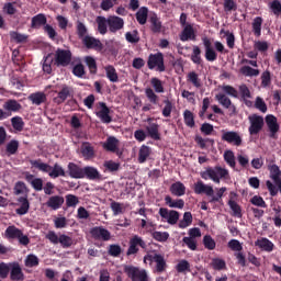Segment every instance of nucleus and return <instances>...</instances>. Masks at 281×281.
I'll list each match as a JSON object with an SVG mask.
<instances>
[{"mask_svg": "<svg viewBox=\"0 0 281 281\" xmlns=\"http://www.w3.org/2000/svg\"><path fill=\"white\" fill-rule=\"evenodd\" d=\"M90 234L94 240H111V232L102 226H95L91 228Z\"/></svg>", "mask_w": 281, "mask_h": 281, "instance_id": "14", "label": "nucleus"}, {"mask_svg": "<svg viewBox=\"0 0 281 281\" xmlns=\"http://www.w3.org/2000/svg\"><path fill=\"white\" fill-rule=\"evenodd\" d=\"M147 67L148 69H156L160 74L166 71V64L164 63V53L158 52L156 54H149L147 59Z\"/></svg>", "mask_w": 281, "mask_h": 281, "instance_id": "6", "label": "nucleus"}, {"mask_svg": "<svg viewBox=\"0 0 281 281\" xmlns=\"http://www.w3.org/2000/svg\"><path fill=\"white\" fill-rule=\"evenodd\" d=\"M165 203L168 207H173L177 210H183L186 207V201L183 199L172 200L170 195L165 196Z\"/></svg>", "mask_w": 281, "mask_h": 281, "instance_id": "36", "label": "nucleus"}, {"mask_svg": "<svg viewBox=\"0 0 281 281\" xmlns=\"http://www.w3.org/2000/svg\"><path fill=\"white\" fill-rule=\"evenodd\" d=\"M150 147L142 145L138 151V164H146V160L150 157Z\"/></svg>", "mask_w": 281, "mask_h": 281, "instance_id": "41", "label": "nucleus"}, {"mask_svg": "<svg viewBox=\"0 0 281 281\" xmlns=\"http://www.w3.org/2000/svg\"><path fill=\"white\" fill-rule=\"evenodd\" d=\"M240 74H243V76L254 78V77L260 76V70L256 68H251L250 66H243L240 68Z\"/></svg>", "mask_w": 281, "mask_h": 281, "instance_id": "45", "label": "nucleus"}, {"mask_svg": "<svg viewBox=\"0 0 281 281\" xmlns=\"http://www.w3.org/2000/svg\"><path fill=\"white\" fill-rule=\"evenodd\" d=\"M82 44L85 45V47H87V49H102V42L89 35L82 38Z\"/></svg>", "mask_w": 281, "mask_h": 281, "instance_id": "29", "label": "nucleus"}, {"mask_svg": "<svg viewBox=\"0 0 281 281\" xmlns=\"http://www.w3.org/2000/svg\"><path fill=\"white\" fill-rule=\"evenodd\" d=\"M154 240H157V243H166V240H168V238H170V234L168 232H159V231H155L151 234Z\"/></svg>", "mask_w": 281, "mask_h": 281, "instance_id": "52", "label": "nucleus"}, {"mask_svg": "<svg viewBox=\"0 0 281 281\" xmlns=\"http://www.w3.org/2000/svg\"><path fill=\"white\" fill-rule=\"evenodd\" d=\"M222 142L239 147L243 146V136L238 132L222 130Z\"/></svg>", "mask_w": 281, "mask_h": 281, "instance_id": "8", "label": "nucleus"}, {"mask_svg": "<svg viewBox=\"0 0 281 281\" xmlns=\"http://www.w3.org/2000/svg\"><path fill=\"white\" fill-rule=\"evenodd\" d=\"M149 23L151 34H161V32H164V23H161V19H159L157 13H151L149 15Z\"/></svg>", "mask_w": 281, "mask_h": 281, "instance_id": "16", "label": "nucleus"}, {"mask_svg": "<svg viewBox=\"0 0 281 281\" xmlns=\"http://www.w3.org/2000/svg\"><path fill=\"white\" fill-rule=\"evenodd\" d=\"M150 85L155 90V93H164L165 89H164V82L161 81V79L154 77L150 80Z\"/></svg>", "mask_w": 281, "mask_h": 281, "instance_id": "49", "label": "nucleus"}, {"mask_svg": "<svg viewBox=\"0 0 281 281\" xmlns=\"http://www.w3.org/2000/svg\"><path fill=\"white\" fill-rule=\"evenodd\" d=\"M191 60L194 65H203V58L201 57V47L193 46Z\"/></svg>", "mask_w": 281, "mask_h": 281, "instance_id": "42", "label": "nucleus"}, {"mask_svg": "<svg viewBox=\"0 0 281 281\" xmlns=\"http://www.w3.org/2000/svg\"><path fill=\"white\" fill-rule=\"evenodd\" d=\"M99 106L101 110L97 112V117H99L103 124H111V122H113L111 109H109L104 102H99Z\"/></svg>", "mask_w": 281, "mask_h": 281, "instance_id": "15", "label": "nucleus"}, {"mask_svg": "<svg viewBox=\"0 0 281 281\" xmlns=\"http://www.w3.org/2000/svg\"><path fill=\"white\" fill-rule=\"evenodd\" d=\"M81 155L86 160L93 159L95 157V149L91 146V143H83L81 145Z\"/></svg>", "mask_w": 281, "mask_h": 281, "instance_id": "33", "label": "nucleus"}, {"mask_svg": "<svg viewBox=\"0 0 281 281\" xmlns=\"http://www.w3.org/2000/svg\"><path fill=\"white\" fill-rule=\"evenodd\" d=\"M10 280L12 281H24L25 274L23 273V270L21 269V266L19 263H13L11 271H10Z\"/></svg>", "mask_w": 281, "mask_h": 281, "instance_id": "30", "label": "nucleus"}, {"mask_svg": "<svg viewBox=\"0 0 281 281\" xmlns=\"http://www.w3.org/2000/svg\"><path fill=\"white\" fill-rule=\"evenodd\" d=\"M248 120L250 122V126L248 128L249 135H258V133H260L265 126V117L258 114H252L248 117Z\"/></svg>", "mask_w": 281, "mask_h": 281, "instance_id": "9", "label": "nucleus"}, {"mask_svg": "<svg viewBox=\"0 0 281 281\" xmlns=\"http://www.w3.org/2000/svg\"><path fill=\"white\" fill-rule=\"evenodd\" d=\"M55 66V58L52 53L44 56L43 63H42V69L44 74H52L53 69L52 66Z\"/></svg>", "mask_w": 281, "mask_h": 281, "instance_id": "34", "label": "nucleus"}, {"mask_svg": "<svg viewBox=\"0 0 281 281\" xmlns=\"http://www.w3.org/2000/svg\"><path fill=\"white\" fill-rule=\"evenodd\" d=\"M270 10L273 12L276 16H280L281 14V2L280 0H273L270 2Z\"/></svg>", "mask_w": 281, "mask_h": 281, "instance_id": "64", "label": "nucleus"}, {"mask_svg": "<svg viewBox=\"0 0 281 281\" xmlns=\"http://www.w3.org/2000/svg\"><path fill=\"white\" fill-rule=\"evenodd\" d=\"M192 225V213L184 212L183 218L179 222L178 226L180 229H186V227H190Z\"/></svg>", "mask_w": 281, "mask_h": 281, "instance_id": "46", "label": "nucleus"}, {"mask_svg": "<svg viewBox=\"0 0 281 281\" xmlns=\"http://www.w3.org/2000/svg\"><path fill=\"white\" fill-rule=\"evenodd\" d=\"M252 32L255 36L259 37L262 34V18L257 16L252 21Z\"/></svg>", "mask_w": 281, "mask_h": 281, "instance_id": "43", "label": "nucleus"}, {"mask_svg": "<svg viewBox=\"0 0 281 281\" xmlns=\"http://www.w3.org/2000/svg\"><path fill=\"white\" fill-rule=\"evenodd\" d=\"M108 27L109 32L116 34V32H120V30H124V19L117 15L108 16Z\"/></svg>", "mask_w": 281, "mask_h": 281, "instance_id": "13", "label": "nucleus"}, {"mask_svg": "<svg viewBox=\"0 0 281 281\" xmlns=\"http://www.w3.org/2000/svg\"><path fill=\"white\" fill-rule=\"evenodd\" d=\"M30 165L32 168H35L36 170H40V172H45L50 177V179H58V177H67V172H65V169L56 162L53 167L43 162L41 158L35 160H30Z\"/></svg>", "mask_w": 281, "mask_h": 281, "instance_id": "1", "label": "nucleus"}, {"mask_svg": "<svg viewBox=\"0 0 281 281\" xmlns=\"http://www.w3.org/2000/svg\"><path fill=\"white\" fill-rule=\"evenodd\" d=\"M102 146L104 150H108V153H117V150H120V139H117L115 136H110Z\"/></svg>", "mask_w": 281, "mask_h": 281, "instance_id": "23", "label": "nucleus"}, {"mask_svg": "<svg viewBox=\"0 0 281 281\" xmlns=\"http://www.w3.org/2000/svg\"><path fill=\"white\" fill-rule=\"evenodd\" d=\"M85 63L89 68L90 74H98V63L95 61V58L87 56Z\"/></svg>", "mask_w": 281, "mask_h": 281, "instance_id": "47", "label": "nucleus"}, {"mask_svg": "<svg viewBox=\"0 0 281 281\" xmlns=\"http://www.w3.org/2000/svg\"><path fill=\"white\" fill-rule=\"evenodd\" d=\"M18 203H20V207L15 210V214L25 216L30 212V200H27V195L18 198Z\"/></svg>", "mask_w": 281, "mask_h": 281, "instance_id": "28", "label": "nucleus"}, {"mask_svg": "<svg viewBox=\"0 0 281 281\" xmlns=\"http://www.w3.org/2000/svg\"><path fill=\"white\" fill-rule=\"evenodd\" d=\"M7 153L8 155H16L19 153V140L12 139L7 144Z\"/></svg>", "mask_w": 281, "mask_h": 281, "instance_id": "59", "label": "nucleus"}, {"mask_svg": "<svg viewBox=\"0 0 281 281\" xmlns=\"http://www.w3.org/2000/svg\"><path fill=\"white\" fill-rule=\"evenodd\" d=\"M65 204V198L63 195H52L48 198L46 201V206L49 207L50 210H60L63 205Z\"/></svg>", "mask_w": 281, "mask_h": 281, "instance_id": "21", "label": "nucleus"}, {"mask_svg": "<svg viewBox=\"0 0 281 281\" xmlns=\"http://www.w3.org/2000/svg\"><path fill=\"white\" fill-rule=\"evenodd\" d=\"M266 124L270 131V137L276 139V134L280 131V124H278V117L273 114H269L266 116Z\"/></svg>", "mask_w": 281, "mask_h": 281, "instance_id": "19", "label": "nucleus"}, {"mask_svg": "<svg viewBox=\"0 0 281 281\" xmlns=\"http://www.w3.org/2000/svg\"><path fill=\"white\" fill-rule=\"evenodd\" d=\"M256 247H259V249H262V251L271 252L273 251L274 245L269 240L267 237H262L260 239H257L255 243Z\"/></svg>", "mask_w": 281, "mask_h": 281, "instance_id": "37", "label": "nucleus"}, {"mask_svg": "<svg viewBox=\"0 0 281 281\" xmlns=\"http://www.w3.org/2000/svg\"><path fill=\"white\" fill-rule=\"evenodd\" d=\"M169 192H171L173 196H184L186 184H183L181 181L173 182L169 188Z\"/></svg>", "mask_w": 281, "mask_h": 281, "instance_id": "32", "label": "nucleus"}, {"mask_svg": "<svg viewBox=\"0 0 281 281\" xmlns=\"http://www.w3.org/2000/svg\"><path fill=\"white\" fill-rule=\"evenodd\" d=\"M145 95L151 104L159 103V95H157V93H155V90H153V88H146Z\"/></svg>", "mask_w": 281, "mask_h": 281, "instance_id": "50", "label": "nucleus"}, {"mask_svg": "<svg viewBox=\"0 0 281 281\" xmlns=\"http://www.w3.org/2000/svg\"><path fill=\"white\" fill-rule=\"evenodd\" d=\"M103 168H105V172H117L120 170V164L113 160H105Z\"/></svg>", "mask_w": 281, "mask_h": 281, "instance_id": "53", "label": "nucleus"}, {"mask_svg": "<svg viewBox=\"0 0 281 281\" xmlns=\"http://www.w3.org/2000/svg\"><path fill=\"white\" fill-rule=\"evenodd\" d=\"M4 238L8 240H18L19 245H22L23 247H27V245H30V237L23 234V231L14 225L7 227L4 231Z\"/></svg>", "mask_w": 281, "mask_h": 281, "instance_id": "3", "label": "nucleus"}, {"mask_svg": "<svg viewBox=\"0 0 281 281\" xmlns=\"http://www.w3.org/2000/svg\"><path fill=\"white\" fill-rule=\"evenodd\" d=\"M11 125L13 126L14 131H19V133H21L25 126V122H23V117L14 116L11 119Z\"/></svg>", "mask_w": 281, "mask_h": 281, "instance_id": "54", "label": "nucleus"}, {"mask_svg": "<svg viewBox=\"0 0 281 281\" xmlns=\"http://www.w3.org/2000/svg\"><path fill=\"white\" fill-rule=\"evenodd\" d=\"M27 100L35 104V106H41V104H45L47 102V94L42 91L33 92L27 97Z\"/></svg>", "mask_w": 281, "mask_h": 281, "instance_id": "25", "label": "nucleus"}, {"mask_svg": "<svg viewBox=\"0 0 281 281\" xmlns=\"http://www.w3.org/2000/svg\"><path fill=\"white\" fill-rule=\"evenodd\" d=\"M105 76L110 82H119L120 76L117 75V70L112 65L105 66Z\"/></svg>", "mask_w": 281, "mask_h": 281, "instance_id": "40", "label": "nucleus"}, {"mask_svg": "<svg viewBox=\"0 0 281 281\" xmlns=\"http://www.w3.org/2000/svg\"><path fill=\"white\" fill-rule=\"evenodd\" d=\"M180 41H182V43L188 41H196V33L194 32V26H192V24H187L183 26V30L180 33Z\"/></svg>", "mask_w": 281, "mask_h": 281, "instance_id": "20", "label": "nucleus"}, {"mask_svg": "<svg viewBox=\"0 0 281 281\" xmlns=\"http://www.w3.org/2000/svg\"><path fill=\"white\" fill-rule=\"evenodd\" d=\"M183 117L186 126H189V128H194V114L190 110H186L183 112Z\"/></svg>", "mask_w": 281, "mask_h": 281, "instance_id": "51", "label": "nucleus"}, {"mask_svg": "<svg viewBox=\"0 0 281 281\" xmlns=\"http://www.w3.org/2000/svg\"><path fill=\"white\" fill-rule=\"evenodd\" d=\"M83 179H88L89 181H100L102 179V173L98 170V168L93 166L83 167Z\"/></svg>", "mask_w": 281, "mask_h": 281, "instance_id": "18", "label": "nucleus"}, {"mask_svg": "<svg viewBox=\"0 0 281 281\" xmlns=\"http://www.w3.org/2000/svg\"><path fill=\"white\" fill-rule=\"evenodd\" d=\"M202 43H203V46L205 49V54H204L205 59L209 63H214V60H216V58H218V54L212 46V40H210L209 37H203Z\"/></svg>", "mask_w": 281, "mask_h": 281, "instance_id": "12", "label": "nucleus"}, {"mask_svg": "<svg viewBox=\"0 0 281 281\" xmlns=\"http://www.w3.org/2000/svg\"><path fill=\"white\" fill-rule=\"evenodd\" d=\"M136 21L139 25H146L148 22V9L147 7H140L136 12Z\"/></svg>", "mask_w": 281, "mask_h": 281, "instance_id": "39", "label": "nucleus"}, {"mask_svg": "<svg viewBox=\"0 0 281 281\" xmlns=\"http://www.w3.org/2000/svg\"><path fill=\"white\" fill-rule=\"evenodd\" d=\"M71 50L57 48L54 58L55 67H69L71 65Z\"/></svg>", "mask_w": 281, "mask_h": 281, "instance_id": "7", "label": "nucleus"}, {"mask_svg": "<svg viewBox=\"0 0 281 281\" xmlns=\"http://www.w3.org/2000/svg\"><path fill=\"white\" fill-rule=\"evenodd\" d=\"M85 168L76 165V162L68 164V175L71 179H85Z\"/></svg>", "mask_w": 281, "mask_h": 281, "instance_id": "22", "label": "nucleus"}, {"mask_svg": "<svg viewBox=\"0 0 281 281\" xmlns=\"http://www.w3.org/2000/svg\"><path fill=\"white\" fill-rule=\"evenodd\" d=\"M164 104L162 116L170 117V115H172V101H170V99H166L164 100Z\"/></svg>", "mask_w": 281, "mask_h": 281, "instance_id": "62", "label": "nucleus"}, {"mask_svg": "<svg viewBox=\"0 0 281 281\" xmlns=\"http://www.w3.org/2000/svg\"><path fill=\"white\" fill-rule=\"evenodd\" d=\"M217 102L224 106V109H228L233 114L236 113V105L232 103V99L226 97L224 93H218L215 95Z\"/></svg>", "mask_w": 281, "mask_h": 281, "instance_id": "24", "label": "nucleus"}, {"mask_svg": "<svg viewBox=\"0 0 281 281\" xmlns=\"http://www.w3.org/2000/svg\"><path fill=\"white\" fill-rule=\"evenodd\" d=\"M123 271L132 281H150L148 272L145 269H139V267L126 265L123 267Z\"/></svg>", "mask_w": 281, "mask_h": 281, "instance_id": "5", "label": "nucleus"}, {"mask_svg": "<svg viewBox=\"0 0 281 281\" xmlns=\"http://www.w3.org/2000/svg\"><path fill=\"white\" fill-rule=\"evenodd\" d=\"M203 245L205 249H209V251H214V249H216V241L211 235H205L203 237Z\"/></svg>", "mask_w": 281, "mask_h": 281, "instance_id": "55", "label": "nucleus"}, {"mask_svg": "<svg viewBox=\"0 0 281 281\" xmlns=\"http://www.w3.org/2000/svg\"><path fill=\"white\" fill-rule=\"evenodd\" d=\"M40 259L36 257V255H29L25 259V267L32 268V267H38Z\"/></svg>", "mask_w": 281, "mask_h": 281, "instance_id": "63", "label": "nucleus"}, {"mask_svg": "<svg viewBox=\"0 0 281 281\" xmlns=\"http://www.w3.org/2000/svg\"><path fill=\"white\" fill-rule=\"evenodd\" d=\"M228 205L233 212V216H235L236 218H243V209L238 205L236 201L229 200Z\"/></svg>", "mask_w": 281, "mask_h": 281, "instance_id": "44", "label": "nucleus"}, {"mask_svg": "<svg viewBox=\"0 0 281 281\" xmlns=\"http://www.w3.org/2000/svg\"><path fill=\"white\" fill-rule=\"evenodd\" d=\"M188 82H192L193 87L196 89L201 88V79H199V75L194 71H191L187 76Z\"/></svg>", "mask_w": 281, "mask_h": 281, "instance_id": "61", "label": "nucleus"}, {"mask_svg": "<svg viewBox=\"0 0 281 281\" xmlns=\"http://www.w3.org/2000/svg\"><path fill=\"white\" fill-rule=\"evenodd\" d=\"M193 192L195 194H206V196H214V188L210 184H204L201 180L194 183Z\"/></svg>", "mask_w": 281, "mask_h": 281, "instance_id": "17", "label": "nucleus"}, {"mask_svg": "<svg viewBox=\"0 0 281 281\" xmlns=\"http://www.w3.org/2000/svg\"><path fill=\"white\" fill-rule=\"evenodd\" d=\"M268 169L270 171V179H272V181H278V179H281V170L278 165H271Z\"/></svg>", "mask_w": 281, "mask_h": 281, "instance_id": "60", "label": "nucleus"}, {"mask_svg": "<svg viewBox=\"0 0 281 281\" xmlns=\"http://www.w3.org/2000/svg\"><path fill=\"white\" fill-rule=\"evenodd\" d=\"M3 109L5 113H18V111L22 109V106L21 103H19V101L10 99L3 104Z\"/></svg>", "mask_w": 281, "mask_h": 281, "instance_id": "38", "label": "nucleus"}, {"mask_svg": "<svg viewBox=\"0 0 281 281\" xmlns=\"http://www.w3.org/2000/svg\"><path fill=\"white\" fill-rule=\"evenodd\" d=\"M224 161H226L231 168H236V156H234V151L226 150L224 153Z\"/></svg>", "mask_w": 281, "mask_h": 281, "instance_id": "56", "label": "nucleus"}, {"mask_svg": "<svg viewBox=\"0 0 281 281\" xmlns=\"http://www.w3.org/2000/svg\"><path fill=\"white\" fill-rule=\"evenodd\" d=\"M59 244L64 249H69L74 245V239L65 234L59 235Z\"/></svg>", "mask_w": 281, "mask_h": 281, "instance_id": "57", "label": "nucleus"}, {"mask_svg": "<svg viewBox=\"0 0 281 281\" xmlns=\"http://www.w3.org/2000/svg\"><path fill=\"white\" fill-rule=\"evenodd\" d=\"M43 25H47V16L44 13H40L32 18L31 27L32 30H41Z\"/></svg>", "mask_w": 281, "mask_h": 281, "instance_id": "31", "label": "nucleus"}, {"mask_svg": "<svg viewBox=\"0 0 281 281\" xmlns=\"http://www.w3.org/2000/svg\"><path fill=\"white\" fill-rule=\"evenodd\" d=\"M139 247L142 249H146V241H144V239L138 235H134L130 239V247L126 251V256H135V254L139 252Z\"/></svg>", "mask_w": 281, "mask_h": 281, "instance_id": "10", "label": "nucleus"}, {"mask_svg": "<svg viewBox=\"0 0 281 281\" xmlns=\"http://www.w3.org/2000/svg\"><path fill=\"white\" fill-rule=\"evenodd\" d=\"M148 137L154 139V142H159L161 139V134L159 133V124L157 123H149L148 126L145 127Z\"/></svg>", "mask_w": 281, "mask_h": 281, "instance_id": "27", "label": "nucleus"}, {"mask_svg": "<svg viewBox=\"0 0 281 281\" xmlns=\"http://www.w3.org/2000/svg\"><path fill=\"white\" fill-rule=\"evenodd\" d=\"M71 95V87L63 86L61 90L58 92L57 97L53 99L55 104H63Z\"/></svg>", "mask_w": 281, "mask_h": 281, "instance_id": "26", "label": "nucleus"}, {"mask_svg": "<svg viewBox=\"0 0 281 281\" xmlns=\"http://www.w3.org/2000/svg\"><path fill=\"white\" fill-rule=\"evenodd\" d=\"M176 271L178 273L190 272V261L186 259L180 260L176 266Z\"/></svg>", "mask_w": 281, "mask_h": 281, "instance_id": "48", "label": "nucleus"}, {"mask_svg": "<svg viewBox=\"0 0 281 281\" xmlns=\"http://www.w3.org/2000/svg\"><path fill=\"white\" fill-rule=\"evenodd\" d=\"M95 21H97L99 34H102V36H104V34L109 32V18L99 15L97 16Z\"/></svg>", "mask_w": 281, "mask_h": 281, "instance_id": "35", "label": "nucleus"}, {"mask_svg": "<svg viewBox=\"0 0 281 281\" xmlns=\"http://www.w3.org/2000/svg\"><path fill=\"white\" fill-rule=\"evenodd\" d=\"M201 179L204 181H213V183H221V180L227 181L229 179V170L225 167L215 166L209 167L204 171L200 172Z\"/></svg>", "mask_w": 281, "mask_h": 281, "instance_id": "2", "label": "nucleus"}, {"mask_svg": "<svg viewBox=\"0 0 281 281\" xmlns=\"http://www.w3.org/2000/svg\"><path fill=\"white\" fill-rule=\"evenodd\" d=\"M125 40L127 43L136 44L139 42V32L137 30H134L132 32L125 33Z\"/></svg>", "mask_w": 281, "mask_h": 281, "instance_id": "58", "label": "nucleus"}, {"mask_svg": "<svg viewBox=\"0 0 281 281\" xmlns=\"http://www.w3.org/2000/svg\"><path fill=\"white\" fill-rule=\"evenodd\" d=\"M146 260L148 262H154L155 267H154V273H166L167 269H168V262L166 261V257H164V255L161 254H151V255H147L144 257V262H146Z\"/></svg>", "mask_w": 281, "mask_h": 281, "instance_id": "4", "label": "nucleus"}, {"mask_svg": "<svg viewBox=\"0 0 281 281\" xmlns=\"http://www.w3.org/2000/svg\"><path fill=\"white\" fill-rule=\"evenodd\" d=\"M159 216L167 221L169 225H177L179 223V212L175 210H168L167 207H160L158 211Z\"/></svg>", "mask_w": 281, "mask_h": 281, "instance_id": "11", "label": "nucleus"}]
</instances>
